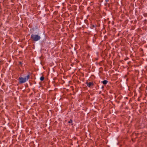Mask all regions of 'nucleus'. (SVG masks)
<instances>
[{"label": "nucleus", "instance_id": "6", "mask_svg": "<svg viewBox=\"0 0 147 147\" xmlns=\"http://www.w3.org/2000/svg\"><path fill=\"white\" fill-rule=\"evenodd\" d=\"M144 22L145 24H146V23L147 22V20H145L144 21Z\"/></svg>", "mask_w": 147, "mask_h": 147}, {"label": "nucleus", "instance_id": "7", "mask_svg": "<svg viewBox=\"0 0 147 147\" xmlns=\"http://www.w3.org/2000/svg\"><path fill=\"white\" fill-rule=\"evenodd\" d=\"M72 122V120H70L68 122V123H71Z\"/></svg>", "mask_w": 147, "mask_h": 147}, {"label": "nucleus", "instance_id": "1", "mask_svg": "<svg viewBox=\"0 0 147 147\" xmlns=\"http://www.w3.org/2000/svg\"><path fill=\"white\" fill-rule=\"evenodd\" d=\"M30 77L29 75L25 76L24 78L22 77H20L19 78V83L20 84L23 83L27 81Z\"/></svg>", "mask_w": 147, "mask_h": 147}, {"label": "nucleus", "instance_id": "8", "mask_svg": "<svg viewBox=\"0 0 147 147\" xmlns=\"http://www.w3.org/2000/svg\"><path fill=\"white\" fill-rule=\"evenodd\" d=\"M109 0H105V1L106 3H107L109 1Z\"/></svg>", "mask_w": 147, "mask_h": 147}, {"label": "nucleus", "instance_id": "4", "mask_svg": "<svg viewBox=\"0 0 147 147\" xmlns=\"http://www.w3.org/2000/svg\"><path fill=\"white\" fill-rule=\"evenodd\" d=\"M108 81L106 80H105L102 81V83L104 84H107V83Z\"/></svg>", "mask_w": 147, "mask_h": 147}, {"label": "nucleus", "instance_id": "3", "mask_svg": "<svg viewBox=\"0 0 147 147\" xmlns=\"http://www.w3.org/2000/svg\"><path fill=\"white\" fill-rule=\"evenodd\" d=\"M93 85V83L92 82H89L87 86H88L90 87V86H91Z\"/></svg>", "mask_w": 147, "mask_h": 147}, {"label": "nucleus", "instance_id": "10", "mask_svg": "<svg viewBox=\"0 0 147 147\" xmlns=\"http://www.w3.org/2000/svg\"><path fill=\"white\" fill-rule=\"evenodd\" d=\"M19 63H20V64H22V63L21 62H19Z\"/></svg>", "mask_w": 147, "mask_h": 147}, {"label": "nucleus", "instance_id": "2", "mask_svg": "<svg viewBox=\"0 0 147 147\" xmlns=\"http://www.w3.org/2000/svg\"><path fill=\"white\" fill-rule=\"evenodd\" d=\"M40 37L39 36L36 34H32L31 35V38L34 41H37L40 39Z\"/></svg>", "mask_w": 147, "mask_h": 147}, {"label": "nucleus", "instance_id": "5", "mask_svg": "<svg viewBox=\"0 0 147 147\" xmlns=\"http://www.w3.org/2000/svg\"><path fill=\"white\" fill-rule=\"evenodd\" d=\"M44 78L43 76H42L40 77V80L41 81H42L44 80Z\"/></svg>", "mask_w": 147, "mask_h": 147}, {"label": "nucleus", "instance_id": "9", "mask_svg": "<svg viewBox=\"0 0 147 147\" xmlns=\"http://www.w3.org/2000/svg\"><path fill=\"white\" fill-rule=\"evenodd\" d=\"M95 26L94 25H93L92 26V28H93L94 27H95Z\"/></svg>", "mask_w": 147, "mask_h": 147}]
</instances>
